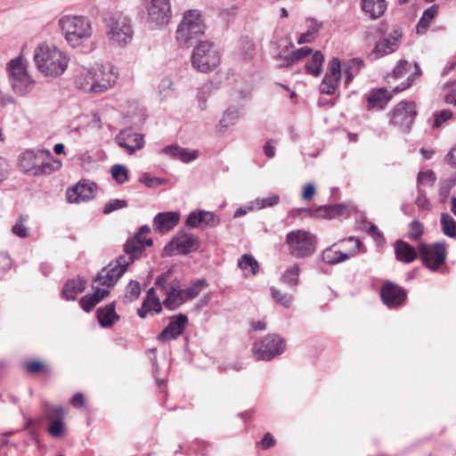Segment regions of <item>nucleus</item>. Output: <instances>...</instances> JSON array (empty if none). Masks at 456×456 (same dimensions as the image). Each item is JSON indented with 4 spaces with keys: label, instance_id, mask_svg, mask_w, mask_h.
Listing matches in <instances>:
<instances>
[{
    "label": "nucleus",
    "instance_id": "obj_1",
    "mask_svg": "<svg viewBox=\"0 0 456 456\" xmlns=\"http://www.w3.org/2000/svg\"><path fill=\"white\" fill-rule=\"evenodd\" d=\"M118 76L110 66L82 68L75 77V85L86 93L101 94L113 86Z\"/></svg>",
    "mask_w": 456,
    "mask_h": 456
},
{
    "label": "nucleus",
    "instance_id": "obj_2",
    "mask_svg": "<svg viewBox=\"0 0 456 456\" xmlns=\"http://www.w3.org/2000/svg\"><path fill=\"white\" fill-rule=\"evenodd\" d=\"M34 61L37 69L47 77H59L67 69L69 58L65 53L54 45H38L34 52Z\"/></svg>",
    "mask_w": 456,
    "mask_h": 456
},
{
    "label": "nucleus",
    "instance_id": "obj_3",
    "mask_svg": "<svg viewBox=\"0 0 456 456\" xmlns=\"http://www.w3.org/2000/svg\"><path fill=\"white\" fill-rule=\"evenodd\" d=\"M106 36L113 46L124 47L131 43L134 29L131 20L121 12L108 13L103 18Z\"/></svg>",
    "mask_w": 456,
    "mask_h": 456
},
{
    "label": "nucleus",
    "instance_id": "obj_4",
    "mask_svg": "<svg viewBox=\"0 0 456 456\" xmlns=\"http://www.w3.org/2000/svg\"><path fill=\"white\" fill-rule=\"evenodd\" d=\"M59 27L72 47H77L92 36V22L83 15H65L59 20Z\"/></svg>",
    "mask_w": 456,
    "mask_h": 456
},
{
    "label": "nucleus",
    "instance_id": "obj_5",
    "mask_svg": "<svg viewBox=\"0 0 456 456\" xmlns=\"http://www.w3.org/2000/svg\"><path fill=\"white\" fill-rule=\"evenodd\" d=\"M53 164V156L49 151H27L19 159V166L22 172L28 175L39 176L50 175L61 167Z\"/></svg>",
    "mask_w": 456,
    "mask_h": 456
},
{
    "label": "nucleus",
    "instance_id": "obj_6",
    "mask_svg": "<svg viewBox=\"0 0 456 456\" xmlns=\"http://www.w3.org/2000/svg\"><path fill=\"white\" fill-rule=\"evenodd\" d=\"M205 32L202 15L198 10H188L183 13L176 29V40L181 46L189 47L200 42L199 37Z\"/></svg>",
    "mask_w": 456,
    "mask_h": 456
},
{
    "label": "nucleus",
    "instance_id": "obj_7",
    "mask_svg": "<svg viewBox=\"0 0 456 456\" xmlns=\"http://www.w3.org/2000/svg\"><path fill=\"white\" fill-rule=\"evenodd\" d=\"M286 244L289 253L295 258L311 256L316 251V237L305 230H294L287 233Z\"/></svg>",
    "mask_w": 456,
    "mask_h": 456
},
{
    "label": "nucleus",
    "instance_id": "obj_8",
    "mask_svg": "<svg viewBox=\"0 0 456 456\" xmlns=\"http://www.w3.org/2000/svg\"><path fill=\"white\" fill-rule=\"evenodd\" d=\"M361 246V240L353 236L340 240L322 251V259L328 265H338L354 256Z\"/></svg>",
    "mask_w": 456,
    "mask_h": 456
},
{
    "label": "nucleus",
    "instance_id": "obj_9",
    "mask_svg": "<svg viewBox=\"0 0 456 456\" xmlns=\"http://www.w3.org/2000/svg\"><path fill=\"white\" fill-rule=\"evenodd\" d=\"M220 63L217 47L210 41H200L191 53V64L197 70L207 73L215 69Z\"/></svg>",
    "mask_w": 456,
    "mask_h": 456
},
{
    "label": "nucleus",
    "instance_id": "obj_10",
    "mask_svg": "<svg viewBox=\"0 0 456 456\" xmlns=\"http://www.w3.org/2000/svg\"><path fill=\"white\" fill-rule=\"evenodd\" d=\"M6 71L15 94H24L32 89L34 81L28 74L22 56L12 59L6 65Z\"/></svg>",
    "mask_w": 456,
    "mask_h": 456
},
{
    "label": "nucleus",
    "instance_id": "obj_11",
    "mask_svg": "<svg viewBox=\"0 0 456 456\" xmlns=\"http://www.w3.org/2000/svg\"><path fill=\"white\" fill-rule=\"evenodd\" d=\"M422 264L431 271H436L444 264L447 251L444 242H436L430 245L421 243L418 247Z\"/></svg>",
    "mask_w": 456,
    "mask_h": 456
},
{
    "label": "nucleus",
    "instance_id": "obj_12",
    "mask_svg": "<svg viewBox=\"0 0 456 456\" xmlns=\"http://www.w3.org/2000/svg\"><path fill=\"white\" fill-rule=\"evenodd\" d=\"M284 349V339L276 334H269L255 344L254 354L257 360L270 361L282 354Z\"/></svg>",
    "mask_w": 456,
    "mask_h": 456
},
{
    "label": "nucleus",
    "instance_id": "obj_13",
    "mask_svg": "<svg viewBox=\"0 0 456 456\" xmlns=\"http://www.w3.org/2000/svg\"><path fill=\"white\" fill-rule=\"evenodd\" d=\"M148 22L152 28L167 25L172 17L170 0H148L146 5Z\"/></svg>",
    "mask_w": 456,
    "mask_h": 456
},
{
    "label": "nucleus",
    "instance_id": "obj_14",
    "mask_svg": "<svg viewBox=\"0 0 456 456\" xmlns=\"http://www.w3.org/2000/svg\"><path fill=\"white\" fill-rule=\"evenodd\" d=\"M417 115L414 102H401L391 112L390 123L398 126L403 132H409Z\"/></svg>",
    "mask_w": 456,
    "mask_h": 456
},
{
    "label": "nucleus",
    "instance_id": "obj_15",
    "mask_svg": "<svg viewBox=\"0 0 456 456\" xmlns=\"http://www.w3.org/2000/svg\"><path fill=\"white\" fill-rule=\"evenodd\" d=\"M125 263L124 257L119 256L111 261L97 273L94 282H99L102 286L113 287L128 267Z\"/></svg>",
    "mask_w": 456,
    "mask_h": 456
},
{
    "label": "nucleus",
    "instance_id": "obj_16",
    "mask_svg": "<svg viewBox=\"0 0 456 456\" xmlns=\"http://www.w3.org/2000/svg\"><path fill=\"white\" fill-rule=\"evenodd\" d=\"M380 297L385 305L389 308H397L406 300V290L393 281H387L380 289Z\"/></svg>",
    "mask_w": 456,
    "mask_h": 456
},
{
    "label": "nucleus",
    "instance_id": "obj_17",
    "mask_svg": "<svg viewBox=\"0 0 456 456\" xmlns=\"http://www.w3.org/2000/svg\"><path fill=\"white\" fill-rule=\"evenodd\" d=\"M43 412L45 417L51 421L48 432L53 437H61L64 435V424L62 417L64 410L61 406L53 407L44 403Z\"/></svg>",
    "mask_w": 456,
    "mask_h": 456
},
{
    "label": "nucleus",
    "instance_id": "obj_18",
    "mask_svg": "<svg viewBox=\"0 0 456 456\" xmlns=\"http://www.w3.org/2000/svg\"><path fill=\"white\" fill-rule=\"evenodd\" d=\"M152 244L153 240L151 238L143 240L134 235L124 244L125 255H121L119 257H124L125 264L129 265L142 256L146 247H151Z\"/></svg>",
    "mask_w": 456,
    "mask_h": 456
},
{
    "label": "nucleus",
    "instance_id": "obj_19",
    "mask_svg": "<svg viewBox=\"0 0 456 456\" xmlns=\"http://www.w3.org/2000/svg\"><path fill=\"white\" fill-rule=\"evenodd\" d=\"M341 78V65L338 58H332L329 63V70L325 74L320 86L322 94H333Z\"/></svg>",
    "mask_w": 456,
    "mask_h": 456
},
{
    "label": "nucleus",
    "instance_id": "obj_20",
    "mask_svg": "<svg viewBox=\"0 0 456 456\" xmlns=\"http://www.w3.org/2000/svg\"><path fill=\"white\" fill-rule=\"evenodd\" d=\"M115 141L119 147L125 149L130 154L144 146L143 135L134 132L132 128L121 130L117 134Z\"/></svg>",
    "mask_w": 456,
    "mask_h": 456
},
{
    "label": "nucleus",
    "instance_id": "obj_21",
    "mask_svg": "<svg viewBox=\"0 0 456 456\" xmlns=\"http://www.w3.org/2000/svg\"><path fill=\"white\" fill-rule=\"evenodd\" d=\"M220 217L214 212L206 210H196L191 212L186 220L185 224L190 228H197L200 225L204 227L214 228L220 224Z\"/></svg>",
    "mask_w": 456,
    "mask_h": 456
},
{
    "label": "nucleus",
    "instance_id": "obj_22",
    "mask_svg": "<svg viewBox=\"0 0 456 456\" xmlns=\"http://www.w3.org/2000/svg\"><path fill=\"white\" fill-rule=\"evenodd\" d=\"M401 37L402 32L395 28L388 36L379 40L373 51L375 58H380L384 55L394 53L398 48Z\"/></svg>",
    "mask_w": 456,
    "mask_h": 456
},
{
    "label": "nucleus",
    "instance_id": "obj_23",
    "mask_svg": "<svg viewBox=\"0 0 456 456\" xmlns=\"http://www.w3.org/2000/svg\"><path fill=\"white\" fill-rule=\"evenodd\" d=\"M188 323V317L185 314H179L174 320H171L167 326L158 335V340L165 341L175 339L185 330Z\"/></svg>",
    "mask_w": 456,
    "mask_h": 456
},
{
    "label": "nucleus",
    "instance_id": "obj_24",
    "mask_svg": "<svg viewBox=\"0 0 456 456\" xmlns=\"http://www.w3.org/2000/svg\"><path fill=\"white\" fill-rule=\"evenodd\" d=\"M180 215L178 212H160L153 219V228L160 233L173 230L179 223Z\"/></svg>",
    "mask_w": 456,
    "mask_h": 456
},
{
    "label": "nucleus",
    "instance_id": "obj_25",
    "mask_svg": "<svg viewBox=\"0 0 456 456\" xmlns=\"http://www.w3.org/2000/svg\"><path fill=\"white\" fill-rule=\"evenodd\" d=\"M195 242L196 240L191 234H177L169 242V244L165 247L164 251L168 255H172L173 247L175 246L178 253L182 255H187L193 250Z\"/></svg>",
    "mask_w": 456,
    "mask_h": 456
},
{
    "label": "nucleus",
    "instance_id": "obj_26",
    "mask_svg": "<svg viewBox=\"0 0 456 456\" xmlns=\"http://www.w3.org/2000/svg\"><path fill=\"white\" fill-rule=\"evenodd\" d=\"M66 198L69 202L78 204L93 199L94 191L91 185L78 183L67 190Z\"/></svg>",
    "mask_w": 456,
    "mask_h": 456
},
{
    "label": "nucleus",
    "instance_id": "obj_27",
    "mask_svg": "<svg viewBox=\"0 0 456 456\" xmlns=\"http://www.w3.org/2000/svg\"><path fill=\"white\" fill-rule=\"evenodd\" d=\"M161 153L169 156L172 159H179L183 163H189L196 159L199 156L198 151H189L178 144H171L164 147Z\"/></svg>",
    "mask_w": 456,
    "mask_h": 456
},
{
    "label": "nucleus",
    "instance_id": "obj_28",
    "mask_svg": "<svg viewBox=\"0 0 456 456\" xmlns=\"http://www.w3.org/2000/svg\"><path fill=\"white\" fill-rule=\"evenodd\" d=\"M391 94L385 88L373 89L367 97V109H384L391 100Z\"/></svg>",
    "mask_w": 456,
    "mask_h": 456
},
{
    "label": "nucleus",
    "instance_id": "obj_29",
    "mask_svg": "<svg viewBox=\"0 0 456 456\" xmlns=\"http://www.w3.org/2000/svg\"><path fill=\"white\" fill-rule=\"evenodd\" d=\"M361 9L370 19L376 20L383 15L387 4L385 0H361Z\"/></svg>",
    "mask_w": 456,
    "mask_h": 456
},
{
    "label": "nucleus",
    "instance_id": "obj_30",
    "mask_svg": "<svg viewBox=\"0 0 456 456\" xmlns=\"http://www.w3.org/2000/svg\"><path fill=\"white\" fill-rule=\"evenodd\" d=\"M97 319L100 325L103 328L110 327L119 320V315L116 313L115 303H110L104 307L97 309Z\"/></svg>",
    "mask_w": 456,
    "mask_h": 456
},
{
    "label": "nucleus",
    "instance_id": "obj_31",
    "mask_svg": "<svg viewBox=\"0 0 456 456\" xmlns=\"http://www.w3.org/2000/svg\"><path fill=\"white\" fill-rule=\"evenodd\" d=\"M395 253L397 260L403 263H411L418 257L414 248L402 240L395 243Z\"/></svg>",
    "mask_w": 456,
    "mask_h": 456
},
{
    "label": "nucleus",
    "instance_id": "obj_32",
    "mask_svg": "<svg viewBox=\"0 0 456 456\" xmlns=\"http://www.w3.org/2000/svg\"><path fill=\"white\" fill-rule=\"evenodd\" d=\"M346 207L343 204L324 205L315 208L314 211L305 209L311 212L312 216L320 218L331 219L344 213Z\"/></svg>",
    "mask_w": 456,
    "mask_h": 456
},
{
    "label": "nucleus",
    "instance_id": "obj_33",
    "mask_svg": "<svg viewBox=\"0 0 456 456\" xmlns=\"http://www.w3.org/2000/svg\"><path fill=\"white\" fill-rule=\"evenodd\" d=\"M182 289L171 286L166 293L162 305L168 310H175L186 302Z\"/></svg>",
    "mask_w": 456,
    "mask_h": 456
},
{
    "label": "nucleus",
    "instance_id": "obj_34",
    "mask_svg": "<svg viewBox=\"0 0 456 456\" xmlns=\"http://www.w3.org/2000/svg\"><path fill=\"white\" fill-rule=\"evenodd\" d=\"M86 281L77 277L68 281L62 289V295L67 300L76 299L77 294L85 290Z\"/></svg>",
    "mask_w": 456,
    "mask_h": 456
},
{
    "label": "nucleus",
    "instance_id": "obj_35",
    "mask_svg": "<svg viewBox=\"0 0 456 456\" xmlns=\"http://www.w3.org/2000/svg\"><path fill=\"white\" fill-rule=\"evenodd\" d=\"M323 61L324 55L322 52L315 51L311 59L305 65L306 73L318 77L322 71Z\"/></svg>",
    "mask_w": 456,
    "mask_h": 456
},
{
    "label": "nucleus",
    "instance_id": "obj_36",
    "mask_svg": "<svg viewBox=\"0 0 456 456\" xmlns=\"http://www.w3.org/2000/svg\"><path fill=\"white\" fill-rule=\"evenodd\" d=\"M238 266L245 272V275H255L258 270L259 265L255 257L249 254H244L238 261Z\"/></svg>",
    "mask_w": 456,
    "mask_h": 456
},
{
    "label": "nucleus",
    "instance_id": "obj_37",
    "mask_svg": "<svg viewBox=\"0 0 456 456\" xmlns=\"http://www.w3.org/2000/svg\"><path fill=\"white\" fill-rule=\"evenodd\" d=\"M240 117V110L237 107H229L223 114L222 118L216 126L217 129H226L235 124V121Z\"/></svg>",
    "mask_w": 456,
    "mask_h": 456
},
{
    "label": "nucleus",
    "instance_id": "obj_38",
    "mask_svg": "<svg viewBox=\"0 0 456 456\" xmlns=\"http://www.w3.org/2000/svg\"><path fill=\"white\" fill-rule=\"evenodd\" d=\"M438 9V5L433 4L432 6L424 11L417 25L418 33H423L427 30V28L430 26L432 20L437 15Z\"/></svg>",
    "mask_w": 456,
    "mask_h": 456
},
{
    "label": "nucleus",
    "instance_id": "obj_39",
    "mask_svg": "<svg viewBox=\"0 0 456 456\" xmlns=\"http://www.w3.org/2000/svg\"><path fill=\"white\" fill-rule=\"evenodd\" d=\"M300 267L298 264L288 267L281 276V281L291 289H295L298 284Z\"/></svg>",
    "mask_w": 456,
    "mask_h": 456
},
{
    "label": "nucleus",
    "instance_id": "obj_40",
    "mask_svg": "<svg viewBox=\"0 0 456 456\" xmlns=\"http://www.w3.org/2000/svg\"><path fill=\"white\" fill-rule=\"evenodd\" d=\"M208 282L205 279L194 280L191 282L190 286L184 289H182V293L184 296L186 301L191 300L198 297L201 290L208 287Z\"/></svg>",
    "mask_w": 456,
    "mask_h": 456
},
{
    "label": "nucleus",
    "instance_id": "obj_41",
    "mask_svg": "<svg viewBox=\"0 0 456 456\" xmlns=\"http://www.w3.org/2000/svg\"><path fill=\"white\" fill-rule=\"evenodd\" d=\"M440 224L443 233L452 239L456 238V220L448 213H442Z\"/></svg>",
    "mask_w": 456,
    "mask_h": 456
},
{
    "label": "nucleus",
    "instance_id": "obj_42",
    "mask_svg": "<svg viewBox=\"0 0 456 456\" xmlns=\"http://www.w3.org/2000/svg\"><path fill=\"white\" fill-rule=\"evenodd\" d=\"M313 50L310 47L305 46L302 48H299L294 52H292L290 54L282 56L279 55L277 59H282L286 61H288V65H292L295 62H297L304 58H305L307 55L312 53Z\"/></svg>",
    "mask_w": 456,
    "mask_h": 456
},
{
    "label": "nucleus",
    "instance_id": "obj_43",
    "mask_svg": "<svg viewBox=\"0 0 456 456\" xmlns=\"http://www.w3.org/2000/svg\"><path fill=\"white\" fill-rule=\"evenodd\" d=\"M271 295L273 299L279 305L284 307H289L292 301L293 296L291 294L282 292L281 289L275 287H271Z\"/></svg>",
    "mask_w": 456,
    "mask_h": 456
},
{
    "label": "nucleus",
    "instance_id": "obj_44",
    "mask_svg": "<svg viewBox=\"0 0 456 456\" xmlns=\"http://www.w3.org/2000/svg\"><path fill=\"white\" fill-rule=\"evenodd\" d=\"M141 295V286L137 281H130L126 287V293L124 297L125 303L136 300Z\"/></svg>",
    "mask_w": 456,
    "mask_h": 456
},
{
    "label": "nucleus",
    "instance_id": "obj_45",
    "mask_svg": "<svg viewBox=\"0 0 456 456\" xmlns=\"http://www.w3.org/2000/svg\"><path fill=\"white\" fill-rule=\"evenodd\" d=\"M162 310V305L159 298H154L151 301V305L148 302H143L141 308L138 309L137 314L141 318H145L148 312H154L159 314Z\"/></svg>",
    "mask_w": 456,
    "mask_h": 456
},
{
    "label": "nucleus",
    "instance_id": "obj_46",
    "mask_svg": "<svg viewBox=\"0 0 456 456\" xmlns=\"http://www.w3.org/2000/svg\"><path fill=\"white\" fill-rule=\"evenodd\" d=\"M28 219V215H20L19 216L16 224L12 226V232L13 234L20 238H27L28 237V230L24 225V223Z\"/></svg>",
    "mask_w": 456,
    "mask_h": 456
},
{
    "label": "nucleus",
    "instance_id": "obj_47",
    "mask_svg": "<svg viewBox=\"0 0 456 456\" xmlns=\"http://www.w3.org/2000/svg\"><path fill=\"white\" fill-rule=\"evenodd\" d=\"M414 68H415L414 72H412L407 77L406 81L402 82L401 85L395 86L393 89L394 93H398V92L404 91L405 89L410 87L417 78L419 77V76L421 75V69H420V67L419 66V64L417 62H414Z\"/></svg>",
    "mask_w": 456,
    "mask_h": 456
},
{
    "label": "nucleus",
    "instance_id": "obj_48",
    "mask_svg": "<svg viewBox=\"0 0 456 456\" xmlns=\"http://www.w3.org/2000/svg\"><path fill=\"white\" fill-rule=\"evenodd\" d=\"M111 175L118 183H124L128 179L127 168L120 164H116L111 167Z\"/></svg>",
    "mask_w": 456,
    "mask_h": 456
},
{
    "label": "nucleus",
    "instance_id": "obj_49",
    "mask_svg": "<svg viewBox=\"0 0 456 456\" xmlns=\"http://www.w3.org/2000/svg\"><path fill=\"white\" fill-rule=\"evenodd\" d=\"M280 201V197L277 194H271L265 198H257L255 200V205L258 209H263L277 205Z\"/></svg>",
    "mask_w": 456,
    "mask_h": 456
},
{
    "label": "nucleus",
    "instance_id": "obj_50",
    "mask_svg": "<svg viewBox=\"0 0 456 456\" xmlns=\"http://www.w3.org/2000/svg\"><path fill=\"white\" fill-rule=\"evenodd\" d=\"M433 128H439L442 125L452 118V112L450 110L436 111L434 114Z\"/></svg>",
    "mask_w": 456,
    "mask_h": 456
},
{
    "label": "nucleus",
    "instance_id": "obj_51",
    "mask_svg": "<svg viewBox=\"0 0 456 456\" xmlns=\"http://www.w3.org/2000/svg\"><path fill=\"white\" fill-rule=\"evenodd\" d=\"M127 205H128L127 201L125 200H118V199L110 200L104 205L102 213L104 215H109V214L112 213L113 211L126 208Z\"/></svg>",
    "mask_w": 456,
    "mask_h": 456
},
{
    "label": "nucleus",
    "instance_id": "obj_52",
    "mask_svg": "<svg viewBox=\"0 0 456 456\" xmlns=\"http://www.w3.org/2000/svg\"><path fill=\"white\" fill-rule=\"evenodd\" d=\"M411 69V64L404 60H401L397 62L396 66L393 69L392 75L395 78H401L405 76Z\"/></svg>",
    "mask_w": 456,
    "mask_h": 456
},
{
    "label": "nucleus",
    "instance_id": "obj_53",
    "mask_svg": "<svg viewBox=\"0 0 456 456\" xmlns=\"http://www.w3.org/2000/svg\"><path fill=\"white\" fill-rule=\"evenodd\" d=\"M423 234V225L418 220H413L410 224L407 237L411 240H418Z\"/></svg>",
    "mask_w": 456,
    "mask_h": 456
},
{
    "label": "nucleus",
    "instance_id": "obj_54",
    "mask_svg": "<svg viewBox=\"0 0 456 456\" xmlns=\"http://www.w3.org/2000/svg\"><path fill=\"white\" fill-rule=\"evenodd\" d=\"M142 183L147 187L151 188L158 185H162L166 183L165 178L151 176L149 174L144 173L139 180Z\"/></svg>",
    "mask_w": 456,
    "mask_h": 456
},
{
    "label": "nucleus",
    "instance_id": "obj_55",
    "mask_svg": "<svg viewBox=\"0 0 456 456\" xmlns=\"http://www.w3.org/2000/svg\"><path fill=\"white\" fill-rule=\"evenodd\" d=\"M455 184H456V175L443 182V183L441 184V187H440V191H439V193L442 196L443 200H445L447 199L452 188Z\"/></svg>",
    "mask_w": 456,
    "mask_h": 456
},
{
    "label": "nucleus",
    "instance_id": "obj_56",
    "mask_svg": "<svg viewBox=\"0 0 456 456\" xmlns=\"http://www.w3.org/2000/svg\"><path fill=\"white\" fill-rule=\"evenodd\" d=\"M172 269L167 270V272L163 273L159 276L157 277L155 281V285L161 289L162 291H167L168 289L167 288V283L168 282L171 275H172Z\"/></svg>",
    "mask_w": 456,
    "mask_h": 456
},
{
    "label": "nucleus",
    "instance_id": "obj_57",
    "mask_svg": "<svg viewBox=\"0 0 456 456\" xmlns=\"http://www.w3.org/2000/svg\"><path fill=\"white\" fill-rule=\"evenodd\" d=\"M79 304L84 311H86V313H89L90 311H92L94 309V307L98 303H97V298L94 299L91 296V294H87V295L84 296L83 297H81Z\"/></svg>",
    "mask_w": 456,
    "mask_h": 456
},
{
    "label": "nucleus",
    "instance_id": "obj_58",
    "mask_svg": "<svg viewBox=\"0 0 456 456\" xmlns=\"http://www.w3.org/2000/svg\"><path fill=\"white\" fill-rule=\"evenodd\" d=\"M436 181V175L432 170L419 172L418 175V182L423 184L432 185Z\"/></svg>",
    "mask_w": 456,
    "mask_h": 456
},
{
    "label": "nucleus",
    "instance_id": "obj_59",
    "mask_svg": "<svg viewBox=\"0 0 456 456\" xmlns=\"http://www.w3.org/2000/svg\"><path fill=\"white\" fill-rule=\"evenodd\" d=\"M26 370L30 374H35L44 370L45 365L41 362L29 361L25 364Z\"/></svg>",
    "mask_w": 456,
    "mask_h": 456
},
{
    "label": "nucleus",
    "instance_id": "obj_60",
    "mask_svg": "<svg viewBox=\"0 0 456 456\" xmlns=\"http://www.w3.org/2000/svg\"><path fill=\"white\" fill-rule=\"evenodd\" d=\"M419 194L415 200L416 205L423 209H429L431 205L428 199L420 190L419 191Z\"/></svg>",
    "mask_w": 456,
    "mask_h": 456
},
{
    "label": "nucleus",
    "instance_id": "obj_61",
    "mask_svg": "<svg viewBox=\"0 0 456 456\" xmlns=\"http://www.w3.org/2000/svg\"><path fill=\"white\" fill-rule=\"evenodd\" d=\"M444 161L450 167L456 168V144L446 154V156L444 157Z\"/></svg>",
    "mask_w": 456,
    "mask_h": 456
},
{
    "label": "nucleus",
    "instance_id": "obj_62",
    "mask_svg": "<svg viewBox=\"0 0 456 456\" xmlns=\"http://www.w3.org/2000/svg\"><path fill=\"white\" fill-rule=\"evenodd\" d=\"M306 21L310 22V24L308 25L307 30L313 35L317 33L322 27V23L319 22L317 20H315L314 18H309L306 20Z\"/></svg>",
    "mask_w": 456,
    "mask_h": 456
},
{
    "label": "nucleus",
    "instance_id": "obj_63",
    "mask_svg": "<svg viewBox=\"0 0 456 456\" xmlns=\"http://www.w3.org/2000/svg\"><path fill=\"white\" fill-rule=\"evenodd\" d=\"M315 194V188L314 183H306L303 193H302V199L305 200H308L312 199V197Z\"/></svg>",
    "mask_w": 456,
    "mask_h": 456
},
{
    "label": "nucleus",
    "instance_id": "obj_64",
    "mask_svg": "<svg viewBox=\"0 0 456 456\" xmlns=\"http://www.w3.org/2000/svg\"><path fill=\"white\" fill-rule=\"evenodd\" d=\"M260 443L264 449H269L274 445L275 440L270 433H266Z\"/></svg>",
    "mask_w": 456,
    "mask_h": 456
}]
</instances>
